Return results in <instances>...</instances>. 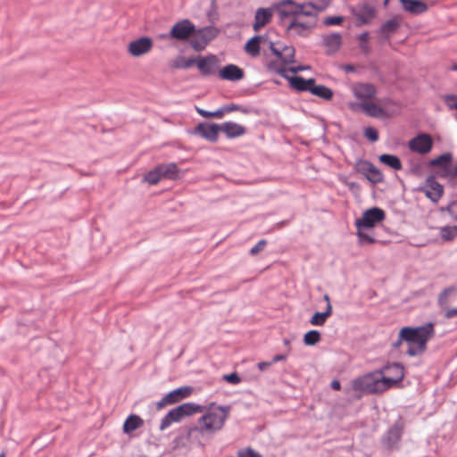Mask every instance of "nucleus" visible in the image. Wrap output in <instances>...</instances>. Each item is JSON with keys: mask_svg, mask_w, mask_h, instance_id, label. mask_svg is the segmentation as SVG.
I'll use <instances>...</instances> for the list:
<instances>
[{"mask_svg": "<svg viewBox=\"0 0 457 457\" xmlns=\"http://www.w3.org/2000/svg\"><path fill=\"white\" fill-rule=\"evenodd\" d=\"M379 370L390 388L399 384L404 377L403 366L399 363L388 364Z\"/></svg>", "mask_w": 457, "mask_h": 457, "instance_id": "ddd939ff", "label": "nucleus"}, {"mask_svg": "<svg viewBox=\"0 0 457 457\" xmlns=\"http://www.w3.org/2000/svg\"><path fill=\"white\" fill-rule=\"evenodd\" d=\"M331 387L335 390H339L340 389V382L338 380H333L331 382Z\"/></svg>", "mask_w": 457, "mask_h": 457, "instance_id": "0e129e2a", "label": "nucleus"}, {"mask_svg": "<svg viewBox=\"0 0 457 457\" xmlns=\"http://www.w3.org/2000/svg\"><path fill=\"white\" fill-rule=\"evenodd\" d=\"M368 37H369L368 32L361 33L358 36L359 40L363 43H365L368 40Z\"/></svg>", "mask_w": 457, "mask_h": 457, "instance_id": "e2e57ef3", "label": "nucleus"}, {"mask_svg": "<svg viewBox=\"0 0 457 457\" xmlns=\"http://www.w3.org/2000/svg\"><path fill=\"white\" fill-rule=\"evenodd\" d=\"M329 4L330 0H313L310 4L303 6L307 8V10H312L316 16L318 12L324 11Z\"/></svg>", "mask_w": 457, "mask_h": 457, "instance_id": "79ce46f5", "label": "nucleus"}, {"mask_svg": "<svg viewBox=\"0 0 457 457\" xmlns=\"http://www.w3.org/2000/svg\"><path fill=\"white\" fill-rule=\"evenodd\" d=\"M420 191L432 202L436 203L443 195L444 188L434 178H428Z\"/></svg>", "mask_w": 457, "mask_h": 457, "instance_id": "6ab92c4d", "label": "nucleus"}, {"mask_svg": "<svg viewBox=\"0 0 457 457\" xmlns=\"http://www.w3.org/2000/svg\"><path fill=\"white\" fill-rule=\"evenodd\" d=\"M377 92L376 87L370 83H357L352 86V93L360 102L373 99Z\"/></svg>", "mask_w": 457, "mask_h": 457, "instance_id": "a211bd4d", "label": "nucleus"}, {"mask_svg": "<svg viewBox=\"0 0 457 457\" xmlns=\"http://www.w3.org/2000/svg\"><path fill=\"white\" fill-rule=\"evenodd\" d=\"M162 179V171L159 165L155 166L154 169L150 170L144 176V181L148 182L150 185H155Z\"/></svg>", "mask_w": 457, "mask_h": 457, "instance_id": "58836bf2", "label": "nucleus"}, {"mask_svg": "<svg viewBox=\"0 0 457 457\" xmlns=\"http://www.w3.org/2000/svg\"><path fill=\"white\" fill-rule=\"evenodd\" d=\"M324 299L327 301V303H330L329 297H328V295H324Z\"/></svg>", "mask_w": 457, "mask_h": 457, "instance_id": "69168bd1", "label": "nucleus"}, {"mask_svg": "<svg viewBox=\"0 0 457 457\" xmlns=\"http://www.w3.org/2000/svg\"><path fill=\"white\" fill-rule=\"evenodd\" d=\"M310 92L324 100H330L333 97V91L323 85H315V82L312 85Z\"/></svg>", "mask_w": 457, "mask_h": 457, "instance_id": "f704fd0d", "label": "nucleus"}, {"mask_svg": "<svg viewBox=\"0 0 457 457\" xmlns=\"http://www.w3.org/2000/svg\"><path fill=\"white\" fill-rule=\"evenodd\" d=\"M264 37L262 35H254L250 39H248L245 45V51L252 55L253 57L258 56L260 54V44L264 40Z\"/></svg>", "mask_w": 457, "mask_h": 457, "instance_id": "bb28decb", "label": "nucleus"}, {"mask_svg": "<svg viewBox=\"0 0 457 457\" xmlns=\"http://www.w3.org/2000/svg\"><path fill=\"white\" fill-rule=\"evenodd\" d=\"M267 70L286 79V59L270 60L267 63Z\"/></svg>", "mask_w": 457, "mask_h": 457, "instance_id": "2f4dec72", "label": "nucleus"}, {"mask_svg": "<svg viewBox=\"0 0 457 457\" xmlns=\"http://www.w3.org/2000/svg\"><path fill=\"white\" fill-rule=\"evenodd\" d=\"M434 324L428 322L420 327H403L398 335V339L394 343L395 347H399L402 344H406V353L410 356H418L422 354L427 349V343L434 337Z\"/></svg>", "mask_w": 457, "mask_h": 457, "instance_id": "f257e3e1", "label": "nucleus"}, {"mask_svg": "<svg viewBox=\"0 0 457 457\" xmlns=\"http://www.w3.org/2000/svg\"><path fill=\"white\" fill-rule=\"evenodd\" d=\"M220 132H223L228 138H236L245 135L246 129L238 123L226 121L220 124Z\"/></svg>", "mask_w": 457, "mask_h": 457, "instance_id": "4be33fe9", "label": "nucleus"}, {"mask_svg": "<svg viewBox=\"0 0 457 457\" xmlns=\"http://www.w3.org/2000/svg\"><path fill=\"white\" fill-rule=\"evenodd\" d=\"M270 365H271L270 361H261L258 363V368L260 370L263 371Z\"/></svg>", "mask_w": 457, "mask_h": 457, "instance_id": "680f3d73", "label": "nucleus"}, {"mask_svg": "<svg viewBox=\"0 0 457 457\" xmlns=\"http://www.w3.org/2000/svg\"><path fill=\"white\" fill-rule=\"evenodd\" d=\"M153 47V40L148 37H141L129 44L128 51L134 56L138 57L147 54Z\"/></svg>", "mask_w": 457, "mask_h": 457, "instance_id": "f3484780", "label": "nucleus"}, {"mask_svg": "<svg viewBox=\"0 0 457 457\" xmlns=\"http://www.w3.org/2000/svg\"><path fill=\"white\" fill-rule=\"evenodd\" d=\"M238 457H262L258 452L251 447L241 449L238 451Z\"/></svg>", "mask_w": 457, "mask_h": 457, "instance_id": "8fccbe9b", "label": "nucleus"}, {"mask_svg": "<svg viewBox=\"0 0 457 457\" xmlns=\"http://www.w3.org/2000/svg\"><path fill=\"white\" fill-rule=\"evenodd\" d=\"M367 228H357V237L361 245L372 244L375 238L366 232Z\"/></svg>", "mask_w": 457, "mask_h": 457, "instance_id": "49530a36", "label": "nucleus"}, {"mask_svg": "<svg viewBox=\"0 0 457 457\" xmlns=\"http://www.w3.org/2000/svg\"><path fill=\"white\" fill-rule=\"evenodd\" d=\"M447 210L452 218L457 220V201L450 203L447 207Z\"/></svg>", "mask_w": 457, "mask_h": 457, "instance_id": "6e6d98bb", "label": "nucleus"}, {"mask_svg": "<svg viewBox=\"0 0 457 457\" xmlns=\"http://www.w3.org/2000/svg\"><path fill=\"white\" fill-rule=\"evenodd\" d=\"M159 167L163 179L176 180L180 178L179 170L175 162L161 163Z\"/></svg>", "mask_w": 457, "mask_h": 457, "instance_id": "cd10ccee", "label": "nucleus"}, {"mask_svg": "<svg viewBox=\"0 0 457 457\" xmlns=\"http://www.w3.org/2000/svg\"><path fill=\"white\" fill-rule=\"evenodd\" d=\"M287 82L296 92L309 91L312 85L315 82L314 79H304L300 76H287Z\"/></svg>", "mask_w": 457, "mask_h": 457, "instance_id": "5701e85b", "label": "nucleus"}, {"mask_svg": "<svg viewBox=\"0 0 457 457\" xmlns=\"http://www.w3.org/2000/svg\"><path fill=\"white\" fill-rule=\"evenodd\" d=\"M317 17L312 10L296 6L287 0V31L301 37H307L315 27Z\"/></svg>", "mask_w": 457, "mask_h": 457, "instance_id": "7ed1b4c3", "label": "nucleus"}, {"mask_svg": "<svg viewBox=\"0 0 457 457\" xmlns=\"http://www.w3.org/2000/svg\"><path fill=\"white\" fill-rule=\"evenodd\" d=\"M219 62L217 55L209 54L205 56L197 55L195 66L203 77H210L216 74Z\"/></svg>", "mask_w": 457, "mask_h": 457, "instance_id": "f8f14e48", "label": "nucleus"}, {"mask_svg": "<svg viewBox=\"0 0 457 457\" xmlns=\"http://www.w3.org/2000/svg\"><path fill=\"white\" fill-rule=\"evenodd\" d=\"M440 236L445 241L453 240L457 237V226H445L440 228Z\"/></svg>", "mask_w": 457, "mask_h": 457, "instance_id": "c03bdc74", "label": "nucleus"}, {"mask_svg": "<svg viewBox=\"0 0 457 457\" xmlns=\"http://www.w3.org/2000/svg\"><path fill=\"white\" fill-rule=\"evenodd\" d=\"M456 296L457 287L454 286L448 287L439 295L438 303L443 308H445L449 302L455 300Z\"/></svg>", "mask_w": 457, "mask_h": 457, "instance_id": "c756f323", "label": "nucleus"}, {"mask_svg": "<svg viewBox=\"0 0 457 457\" xmlns=\"http://www.w3.org/2000/svg\"><path fill=\"white\" fill-rule=\"evenodd\" d=\"M144 425V420L137 414H130L125 420L122 430L124 434H131L133 431L141 428Z\"/></svg>", "mask_w": 457, "mask_h": 457, "instance_id": "393cba45", "label": "nucleus"}, {"mask_svg": "<svg viewBox=\"0 0 457 457\" xmlns=\"http://www.w3.org/2000/svg\"><path fill=\"white\" fill-rule=\"evenodd\" d=\"M193 393V387L184 386L170 391L156 403V409L161 410L166 405L174 404L188 397Z\"/></svg>", "mask_w": 457, "mask_h": 457, "instance_id": "9b49d317", "label": "nucleus"}, {"mask_svg": "<svg viewBox=\"0 0 457 457\" xmlns=\"http://www.w3.org/2000/svg\"><path fill=\"white\" fill-rule=\"evenodd\" d=\"M457 316V307L447 309L445 312V317L447 319H451Z\"/></svg>", "mask_w": 457, "mask_h": 457, "instance_id": "bf43d9fd", "label": "nucleus"}, {"mask_svg": "<svg viewBox=\"0 0 457 457\" xmlns=\"http://www.w3.org/2000/svg\"><path fill=\"white\" fill-rule=\"evenodd\" d=\"M406 12L420 14L427 11V4L421 0H399Z\"/></svg>", "mask_w": 457, "mask_h": 457, "instance_id": "a878e982", "label": "nucleus"}, {"mask_svg": "<svg viewBox=\"0 0 457 457\" xmlns=\"http://www.w3.org/2000/svg\"><path fill=\"white\" fill-rule=\"evenodd\" d=\"M195 32V24L188 19L176 22L169 31L159 35L161 39H175L180 42L188 41Z\"/></svg>", "mask_w": 457, "mask_h": 457, "instance_id": "423d86ee", "label": "nucleus"}, {"mask_svg": "<svg viewBox=\"0 0 457 457\" xmlns=\"http://www.w3.org/2000/svg\"><path fill=\"white\" fill-rule=\"evenodd\" d=\"M332 313V306L328 303L327 304L326 311L323 312H315L312 317L310 320V323L312 326H322L325 324L327 319L331 315Z\"/></svg>", "mask_w": 457, "mask_h": 457, "instance_id": "c9c22d12", "label": "nucleus"}, {"mask_svg": "<svg viewBox=\"0 0 457 457\" xmlns=\"http://www.w3.org/2000/svg\"><path fill=\"white\" fill-rule=\"evenodd\" d=\"M283 360H286V354L285 353H279V354H276L272 360L270 361L271 364L277 362V361H283Z\"/></svg>", "mask_w": 457, "mask_h": 457, "instance_id": "052dcab7", "label": "nucleus"}, {"mask_svg": "<svg viewBox=\"0 0 457 457\" xmlns=\"http://www.w3.org/2000/svg\"><path fill=\"white\" fill-rule=\"evenodd\" d=\"M204 413L195 424L199 430L201 437L212 439L213 436L222 429L229 415V405H217L215 402L204 405Z\"/></svg>", "mask_w": 457, "mask_h": 457, "instance_id": "f03ea898", "label": "nucleus"}, {"mask_svg": "<svg viewBox=\"0 0 457 457\" xmlns=\"http://www.w3.org/2000/svg\"><path fill=\"white\" fill-rule=\"evenodd\" d=\"M450 162V156L449 155H442L438 159L434 161L435 164H441V165H446Z\"/></svg>", "mask_w": 457, "mask_h": 457, "instance_id": "13d9d810", "label": "nucleus"}, {"mask_svg": "<svg viewBox=\"0 0 457 457\" xmlns=\"http://www.w3.org/2000/svg\"><path fill=\"white\" fill-rule=\"evenodd\" d=\"M322 44L328 54L336 53L341 46L342 37L339 33H332L322 37Z\"/></svg>", "mask_w": 457, "mask_h": 457, "instance_id": "b1692460", "label": "nucleus"}, {"mask_svg": "<svg viewBox=\"0 0 457 457\" xmlns=\"http://www.w3.org/2000/svg\"><path fill=\"white\" fill-rule=\"evenodd\" d=\"M385 220V212L378 208L373 207L366 210L360 219L355 220L357 228H373L377 224Z\"/></svg>", "mask_w": 457, "mask_h": 457, "instance_id": "1a4fd4ad", "label": "nucleus"}, {"mask_svg": "<svg viewBox=\"0 0 457 457\" xmlns=\"http://www.w3.org/2000/svg\"><path fill=\"white\" fill-rule=\"evenodd\" d=\"M218 76L223 80L238 81L245 77V71L236 64H227L218 71Z\"/></svg>", "mask_w": 457, "mask_h": 457, "instance_id": "aec40b11", "label": "nucleus"}, {"mask_svg": "<svg viewBox=\"0 0 457 457\" xmlns=\"http://www.w3.org/2000/svg\"><path fill=\"white\" fill-rule=\"evenodd\" d=\"M195 31L201 33V37H203V42L204 41L209 45V43L216 38L220 33V29L217 27L212 25L203 27L200 29L195 28Z\"/></svg>", "mask_w": 457, "mask_h": 457, "instance_id": "7c9ffc66", "label": "nucleus"}, {"mask_svg": "<svg viewBox=\"0 0 457 457\" xmlns=\"http://www.w3.org/2000/svg\"><path fill=\"white\" fill-rule=\"evenodd\" d=\"M186 417H190L195 413H202L204 411L206 407L195 403L188 402L180 404Z\"/></svg>", "mask_w": 457, "mask_h": 457, "instance_id": "4c0bfd02", "label": "nucleus"}, {"mask_svg": "<svg viewBox=\"0 0 457 457\" xmlns=\"http://www.w3.org/2000/svg\"><path fill=\"white\" fill-rule=\"evenodd\" d=\"M451 69L457 71V64L453 65Z\"/></svg>", "mask_w": 457, "mask_h": 457, "instance_id": "338daca9", "label": "nucleus"}, {"mask_svg": "<svg viewBox=\"0 0 457 457\" xmlns=\"http://www.w3.org/2000/svg\"><path fill=\"white\" fill-rule=\"evenodd\" d=\"M191 47L196 51L201 52L205 49L208 46L204 41L203 42V37H201V33L195 31L191 38L188 40Z\"/></svg>", "mask_w": 457, "mask_h": 457, "instance_id": "a19ab883", "label": "nucleus"}, {"mask_svg": "<svg viewBox=\"0 0 457 457\" xmlns=\"http://www.w3.org/2000/svg\"><path fill=\"white\" fill-rule=\"evenodd\" d=\"M270 49L271 53L275 55L276 59H286V56L283 54L282 51H279L274 46L273 42H270Z\"/></svg>", "mask_w": 457, "mask_h": 457, "instance_id": "4d7b16f0", "label": "nucleus"}, {"mask_svg": "<svg viewBox=\"0 0 457 457\" xmlns=\"http://www.w3.org/2000/svg\"><path fill=\"white\" fill-rule=\"evenodd\" d=\"M274 10L277 11L280 22L286 21V0H280L278 3L273 4L270 8L261 7L256 10L253 24L254 31H260L262 28L270 22Z\"/></svg>", "mask_w": 457, "mask_h": 457, "instance_id": "39448f33", "label": "nucleus"}, {"mask_svg": "<svg viewBox=\"0 0 457 457\" xmlns=\"http://www.w3.org/2000/svg\"><path fill=\"white\" fill-rule=\"evenodd\" d=\"M196 57L185 58L184 56H177L171 62L170 67L173 69L185 70L195 65Z\"/></svg>", "mask_w": 457, "mask_h": 457, "instance_id": "72a5a7b5", "label": "nucleus"}, {"mask_svg": "<svg viewBox=\"0 0 457 457\" xmlns=\"http://www.w3.org/2000/svg\"><path fill=\"white\" fill-rule=\"evenodd\" d=\"M267 241L265 239L260 240L254 246H253L249 253L251 255H256L266 246Z\"/></svg>", "mask_w": 457, "mask_h": 457, "instance_id": "603ef678", "label": "nucleus"}, {"mask_svg": "<svg viewBox=\"0 0 457 457\" xmlns=\"http://www.w3.org/2000/svg\"><path fill=\"white\" fill-rule=\"evenodd\" d=\"M223 380L229 384L237 385L241 382V378L237 372L234 371L229 374H225L223 376Z\"/></svg>", "mask_w": 457, "mask_h": 457, "instance_id": "09e8293b", "label": "nucleus"}, {"mask_svg": "<svg viewBox=\"0 0 457 457\" xmlns=\"http://www.w3.org/2000/svg\"><path fill=\"white\" fill-rule=\"evenodd\" d=\"M194 439L197 445L204 448L205 444L202 442L203 437L199 435V430L195 424L191 426H185L180 428L179 433L172 440V449L178 450L187 448L189 442Z\"/></svg>", "mask_w": 457, "mask_h": 457, "instance_id": "0eeeda50", "label": "nucleus"}, {"mask_svg": "<svg viewBox=\"0 0 457 457\" xmlns=\"http://www.w3.org/2000/svg\"><path fill=\"white\" fill-rule=\"evenodd\" d=\"M220 132V124L200 122L195 127L193 134L198 135L211 143H216Z\"/></svg>", "mask_w": 457, "mask_h": 457, "instance_id": "4468645a", "label": "nucleus"}, {"mask_svg": "<svg viewBox=\"0 0 457 457\" xmlns=\"http://www.w3.org/2000/svg\"><path fill=\"white\" fill-rule=\"evenodd\" d=\"M294 53H295V50L293 48L290 49L287 46V64L292 62V61L289 60L288 56H289V54L293 56ZM310 68L311 67L309 65H290V66L287 65V72L296 73L299 71L310 70Z\"/></svg>", "mask_w": 457, "mask_h": 457, "instance_id": "a18cd8bd", "label": "nucleus"}, {"mask_svg": "<svg viewBox=\"0 0 457 457\" xmlns=\"http://www.w3.org/2000/svg\"><path fill=\"white\" fill-rule=\"evenodd\" d=\"M221 110L222 117L225 113L232 112H240L244 114H247L250 112L251 109L246 106H243L235 103H230L228 104H224L221 107H220Z\"/></svg>", "mask_w": 457, "mask_h": 457, "instance_id": "ea45409f", "label": "nucleus"}, {"mask_svg": "<svg viewBox=\"0 0 457 457\" xmlns=\"http://www.w3.org/2000/svg\"><path fill=\"white\" fill-rule=\"evenodd\" d=\"M0 457H5V453H4V452H2V453H0Z\"/></svg>", "mask_w": 457, "mask_h": 457, "instance_id": "774afa93", "label": "nucleus"}, {"mask_svg": "<svg viewBox=\"0 0 457 457\" xmlns=\"http://www.w3.org/2000/svg\"><path fill=\"white\" fill-rule=\"evenodd\" d=\"M402 436L401 429L398 427L391 428L385 439V445L388 448H394L397 445Z\"/></svg>", "mask_w": 457, "mask_h": 457, "instance_id": "473e14b6", "label": "nucleus"}, {"mask_svg": "<svg viewBox=\"0 0 457 457\" xmlns=\"http://www.w3.org/2000/svg\"><path fill=\"white\" fill-rule=\"evenodd\" d=\"M342 21H343V17H341V16L327 17L324 20V23L327 26L339 25Z\"/></svg>", "mask_w": 457, "mask_h": 457, "instance_id": "864d4df0", "label": "nucleus"}, {"mask_svg": "<svg viewBox=\"0 0 457 457\" xmlns=\"http://www.w3.org/2000/svg\"><path fill=\"white\" fill-rule=\"evenodd\" d=\"M432 137L426 133H421L411 139L408 143L410 150L420 154H426L432 149Z\"/></svg>", "mask_w": 457, "mask_h": 457, "instance_id": "dca6fc26", "label": "nucleus"}, {"mask_svg": "<svg viewBox=\"0 0 457 457\" xmlns=\"http://www.w3.org/2000/svg\"><path fill=\"white\" fill-rule=\"evenodd\" d=\"M384 103L385 101L382 100L374 102L371 99L364 102H351L348 104V107L353 112H362L373 118H383L386 116V111L381 105Z\"/></svg>", "mask_w": 457, "mask_h": 457, "instance_id": "6e6552de", "label": "nucleus"}, {"mask_svg": "<svg viewBox=\"0 0 457 457\" xmlns=\"http://www.w3.org/2000/svg\"><path fill=\"white\" fill-rule=\"evenodd\" d=\"M320 339L321 336L318 330H310L303 336V343L308 346L315 345Z\"/></svg>", "mask_w": 457, "mask_h": 457, "instance_id": "37998d69", "label": "nucleus"}, {"mask_svg": "<svg viewBox=\"0 0 457 457\" xmlns=\"http://www.w3.org/2000/svg\"><path fill=\"white\" fill-rule=\"evenodd\" d=\"M353 386L356 389L369 393H381L390 388L380 370L373 371L355 379Z\"/></svg>", "mask_w": 457, "mask_h": 457, "instance_id": "20e7f679", "label": "nucleus"}, {"mask_svg": "<svg viewBox=\"0 0 457 457\" xmlns=\"http://www.w3.org/2000/svg\"><path fill=\"white\" fill-rule=\"evenodd\" d=\"M217 10H218L217 0H211L210 11L207 12V16L210 21L212 20L213 15H215V16L217 15Z\"/></svg>", "mask_w": 457, "mask_h": 457, "instance_id": "5fc2aeb1", "label": "nucleus"}, {"mask_svg": "<svg viewBox=\"0 0 457 457\" xmlns=\"http://www.w3.org/2000/svg\"><path fill=\"white\" fill-rule=\"evenodd\" d=\"M364 136L371 142H376L378 139V133L376 129L367 127L364 129Z\"/></svg>", "mask_w": 457, "mask_h": 457, "instance_id": "3c124183", "label": "nucleus"}, {"mask_svg": "<svg viewBox=\"0 0 457 457\" xmlns=\"http://www.w3.org/2000/svg\"><path fill=\"white\" fill-rule=\"evenodd\" d=\"M186 415L180 406L170 410L167 414L162 419L160 423V430H164L169 428L173 422H179Z\"/></svg>", "mask_w": 457, "mask_h": 457, "instance_id": "412c9836", "label": "nucleus"}, {"mask_svg": "<svg viewBox=\"0 0 457 457\" xmlns=\"http://www.w3.org/2000/svg\"><path fill=\"white\" fill-rule=\"evenodd\" d=\"M196 112L199 115H201L202 117L206 118V119H209V118L221 119L222 118L220 108L217 109L214 112H210V111H206L202 108L196 107Z\"/></svg>", "mask_w": 457, "mask_h": 457, "instance_id": "de8ad7c7", "label": "nucleus"}, {"mask_svg": "<svg viewBox=\"0 0 457 457\" xmlns=\"http://www.w3.org/2000/svg\"><path fill=\"white\" fill-rule=\"evenodd\" d=\"M378 159L382 163L395 170H400L403 167L400 159L395 155L385 154H381Z\"/></svg>", "mask_w": 457, "mask_h": 457, "instance_id": "e433bc0d", "label": "nucleus"}, {"mask_svg": "<svg viewBox=\"0 0 457 457\" xmlns=\"http://www.w3.org/2000/svg\"><path fill=\"white\" fill-rule=\"evenodd\" d=\"M400 26V20L393 18L385 22L380 28V33L385 39H389L390 36L395 33Z\"/></svg>", "mask_w": 457, "mask_h": 457, "instance_id": "c85d7f7f", "label": "nucleus"}, {"mask_svg": "<svg viewBox=\"0 0 457 457\" xmlns=\"http://www.w3.org/2000/svg\"><path fill=\"white\" fill-rule=\"evenodd\" d=\"M357 172L363 175L368 180L373 184L383 181L384 177L378 169L368 161H358L355 165Z\"/></svg>", "mask_w": 457, "mask_h": 457, "instance_id": "2eb2a0df", "label": "nucleus"}, {"mask_svg": "<svg viewBox=\"0 0 457 457\" xmlns=\"http://www.w3.org/2000/svg\"><path fill=\"white\" fill-rule=\"evenodd\" d=\"M350 12L353 16L355 26L361 27L370 23L376 15L375 8L368 4H359L350 7Z\"/></svg>", "mask_w": 457, "mask_h": 457, "instance_id": "9d476101", "label": "nucleus"}]
</instances>
